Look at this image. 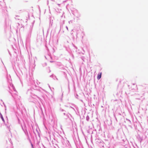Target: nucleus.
<instances>
[{
  "mask_svg": "<svg viewBox=\"0 0 148 148\" xmlns=\"http://www.w3.org/2000/svg\"><path fill=\"white\" fill-rule=\"evenodd\" d=\"M32 147H33V145H32Z\"/></svg>",
  "mask_w": 148,
  "mask_h": 148,
  "instance_id": "nucleus-3",
  "label": "nucleus"
},
{
  "mask_svg": "<svg viewBox=\"0 0 148 148\" xmlns=\"http://www.w3.org/2000/svg\"><path fill=\"white\" fill-rule=\"evenodd\" d=\"M101 73H100L98 75L97 77V78L98 79H100V78L101 77Z\"/></svg>",
  "mask_w": 148,
  "mask_h": 148,
  "instance_id": "nucleus-1",
  "label": "nucleus"
},
{
  "mask_svg": "<svg viewBox=\"0 0 148 148\" xmlns=\"http://www.w3.org/2000/svg\"><path fill=\"white\" fill-rule=\"evenodd\" d=\"M1 118H2V120L3 121L4 119H3V117H2Z\"/></svg>",
  "mask_w": 148,
  "mask_h": 148,
  "instance_id": "nucleus-2",
  "label": "nucleus"
}]
</instances>
